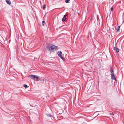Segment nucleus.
<instances>
[{
	"label": "nucleus",
	"instance_id": "9d476101",
	"mask_svg": "<svg viewBox=\"0 0 124 124\" xmlns=\"http://www.w3.org/2000/svg\"><path fill=\"white\" fill-rule=\"evenodd\" d=\"M46 115L48 117H51V114H46Z\"/></svg>",
	"mask_w": 124,
	"mask_h": 124
},
{
	"label": "nucleus",
	"instance_id": "0eeeda50",
	"mask_svg": "<svg viewBox=\"0 0 124 124\" xmlns=\"http://www.w3.org/2000/svg\"><path fill=\"white\" fill-rule=\"evenodd\" d=\"M6 1L7 4L10 5L11 4V2L10 0H5Z\"/></svg>",
	"mask_w": 124,
	"mask_h": 124
},
{
	"label": "nucleus",
	"instance_id": "f8f14e48",
	"mask_svg": "<svg viewBox=\"0 0 124 124\" xmlns=\"http://www.w3.org/2000/svg\"><path fill=\"white\" fill-rule=\"evenodd\" d=\"M45 21H43L42 22V25L44 26V25Z\"/></svg>",
	"mask_w": 124,
	"mask_h": 124
},
{
	"label": "nucleus",
	"instance_id": "20e7f679",
	"mask_svg": "<svg viewBox=\"0 0 124 124\" xmlns=\"http://www.w3.org/2000/svg\"><path fill=\"white\" fill-rule=\"evenodd\" d=\"M111 79L112 80L114 79L115 81H116V80L115 78V76L114 75V74H111Z\"/></svg>",
	"mask_w": 124,
	"mask_h": 124
},
{
	"label": "nucleus",
	"instance_id": "dca6fc26",
	"mask_svg": "<svg viewBox=\"0 0 124 124\" xmlns=\"http://www.w3.org/2000/svg\"><path fill=\"white\" fill-rule=\"evenodd\" d=\"M110 9L111 11H112L113 10V8L112 7H111L110 8Z\"/></svg>",
	"mask_w": 124,
	"mask_h": 124
},
{
	"label": "nucleus",
	"instance_id": "7ed1b4c3",
	"mask_svg": "<svg viewBox=\"0 0 124 124\" xmlns=\"http://www.w3.org/2000/svg\"><path fill=\"white\" fill-rule=\"evenodd\" d=\"M58 56L62 60H63L64 58L62 55V52L61 51H58L57 53Z\"/></svg>",
	"mask_w": 124,
	"mask_h": 124
},
{
	"label": "nucleus",
	"instance_id": "ddd939ff",
	"mask_svg": "<svg viewBox=\"0 0 124 124\" xmlns=\"http://www.w3.org/2000/svg\"><path fill=\"white\" fill-rule=\"evenodd\" d=\"M70 0H65V2L66 3H68L69 2V1Z\"/></svg>",
	"mask_w": 124,
	"mask_h": 124
},
{
	"label": "nucleus",
	"instance_id": "6e6552de",
	"mask_svg": "<svg viewBox=\"0 0 124 124\" xmlns=\"http://www.w3.org/2000/svg\"><path fill=\"white\" fill-rule=\"evenodd\" d=\"M110 72L111 73V74H114V71L113 70H112L111 67L110 68Z\"/></svg>",
	"mask_w": 124,
	"mask_h": 124
},
{
	"label": "nucleus",
	"instance_id": "39448f33",
	"mask_svg": "<svg viewBox=\"0 0 124 124\" xmlns=\"http://www.w3.org/2000/svg\"><path fill=\"white\" fill-rule=\"evenodd\" d=\"M67 17L68 16L67 15H64L62 19V21L63 22L65 21L66 20V19Z\"/></svg>",
	"mask_w": 124,
	"mask_h": 124
},
{
	"label": "nucleus",
	"instance_id": "4468645a",
	"mask_svg": "<svg viewBox=\"0 0 124 124\" xmlns=\"http://www.w3.org/2000/svg\"><path fill=\"white\" fill-rule=\"evenodd\" d=\"M43 9H44L46 8V5H44L43 6Z\"/></svg>",
	"mask_w": 124,
	"mask_h": 124
},
{
	"label": "nucleus",
	"instance_id": "f03ea898",
	"mask_svg": "<svg viewBox=\"0 0 124 124\" xmlns=\"http://www.w3.org/2000/svg\"><path fill=\"white\" fill-rule=\"evenodd\" d=\"M46 48L47 50L49 51L51 50H58V47L55 46L54 45H52L50 47H47Z\"/></svg>",
	"mask_w": 124,
	"mask_h": 124
},
{
	"label": "nucleus",
	"instance_id": "2eb2a0df",
	"mask_svg": "<svg viewBox=\"0 0 124 124\" xmlns=\"http://www.w3.org/2000/svg\"><path fill=\"white\" fill-rule=\"evenodd\" d=\"M40 78L41 79H42H42H43V80H40V81L43 80H44V78H42L41 77V78Z\"/></svg>",
	"mask_w": 124,
	"mask_h": 124
},
{
	"label": "nucleus",
	"instance_id": "f257e3e1",
	"mask_svg": "<svg viewBox=\"0 0 124 124\" xmlns=\"http://www.w3.org/2000/svg\"><path fill=\"white\" fill-rule=\"evenodd\" d=\"M29 77H30L31 79H33L34 80H35L36 81H39V80H43L42 78V79H41L40 78H39L36 75H29Z\"/></svg>",
	"mask_w": 124,
	"mask_h": 124
},
{
	"label": "nucleus",
	"instance_id": "1a4fd4ad",
	"mask_svg": "<svg viewBox=\"0 0 124 124\" xmlns=\"http://www.w3.org/2000/svg\"><path fill=\"white\" fill-rule=\"evenodd\" d=\"M120 28V26H118L117 27V32H119V30Z\"/></svg>",
	"mask_w": 124,
	"mask_h": 124
},
{
	"label": "nucleus",
	"instance_id": "9b49d317",
	"mask_svg": "<svg viewBox=\"0 0 124 124\" xmlns=\"http://www.w3.org/2000/svg\"><path fill=\"white\" fill-rule=\"evenodd\" d=\"M23 86L25 88H26L27 87V85L26 84L24 85Z\"/></svg>",
	"mask_w": 124,
	"mask_h": 124
},
{
	"label": "nucleus",
	"instance_id": "423d86ee",
	"mask_svg": "<svg viewBox=\"0 0 124 124\" xmlns=\"http://www.w3.org/2000/svg\"><path fill=\"white\" fill-rule=\"evenodd\" d=\"M114 49L116 51L117 53H118L119 51V49L116 47H114Z\"/></svg>",
	"mask_w": 124,
	"mask_h": 124
},
{
	"label": "nucleus",
	"instance_id": "f3484780",
	"mask_svg": "<svg viewBox=\"0 0 124 124\" xmlns=\"http://www.w3.org/2000/svg\"><path fill=\"white\" fill-rule=\"evenodd\" d=\"M109 114L111 115H113V113H109Z\"/></svg>",
	"mask_w": 124,
	"mask_h": 124
}]
</instances>
